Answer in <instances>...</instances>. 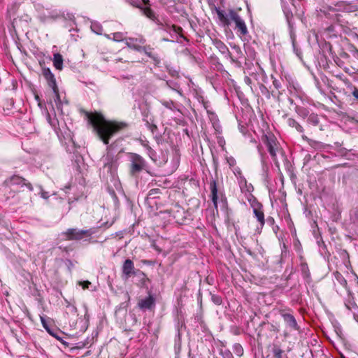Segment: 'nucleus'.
Listing matches in <instances>:
<instances>
[{"label": "nucleus", "mask_w": 358, "mask_h": 358, "mask_svg": "<svg viewBox=\"0 0 358 358\" xmlns=\"http://www.w3.org/2000/svg\"><path fill=\"white\" fill-rule=\"evenodd\" d=\"M212 301L216 305H220L222 303V298L216 294L211 295Z\"/></svg>", "instance_id": "31"}, {"label": "nucleus", "mask_w": 358, "mask_h": 358, "mask_svg": "<svg viewBox=\"0 0 358 358\" xmlns=\"http://www.w3.org/2000/svg\"><path fill=\"white\" fill-rule=\"evenodd\" d=\"M145 38L140 36L136 38L129 37L126 38V45L128 48L137 52H141V47L145 43Z\"/></svg>", "instance_id": "10"}, {"label": "nucleus", "mask_w": 358, "mask_h": 358, "mask_svg": "<svg viewBox=\"0 0 358 358\" xmlns=\"http://www.w3.org/2000/svg\"><path fill=\"white\" fill-rule=\"evenodd\" d=\"M287 123L290 127L294 128L299 133L304 131L303 127L293 118H288Z\"/></svg>", "instance_id": "21"}, {"label": "nucleus", "mask_w": 358, "mask_h": 358, "mask_svg": "<svg viewBox=\"0 0 358 358\" xmlns=\"http://www.w3.org/2000/svg\"><path fill=\"white\" fill-rule=\"evenodd\" d=\"M141 3H143L146 6H150V0H141Z\"/></svg>", "instance_id": "38"}, {"label": "nucleus", "mask_w": 358, "mask_h": 358, "mask_svg": "<svg viewBox=\"0 0 358 358\" xmlns=\"http://www.w3.org/2000/svg\"><path fill=\"white\" fill-rule=\"evenodd\" d=\"M301 271L304 278H309L310 275V273L308 268V264L306 262H303L300 265Z\"/></svg>", "instance_id": "27"}, {"label": "nucleus", "mask_w": 358, "mask_h": 358, "mask_svg": "<svg viewBox=\"0 0 358 358\" xmlns=\"http://www.w3.org/2000/svg\"><path fill=\"white\" fill-rule=\"evenodd\" d=\"M234 172V173H235V174H236V173H238V174H241V171H240V169H238V170H236V169Z\"/></svg>", "instance_id": "43"}, {"label": "nucleus", "mask_w": 358, "mask_h": 358, "mask_svg": "<svg viewBox=\"0 0 358 358\" xmlns=\"http://www.w3.org/2000/svg\"><path fill=\"white\" fill-rule=\"evenodd\" d=\"M117 61H122V59L117 58L116 59Z\"/></svg>", "instance_id": "45"}, {"label": "nucleus", "mask_w": 358, "mask_h": 358, "mask_svg": "<svg viewBox=\"0 0 358 358\" xmlns=\"http://www.w3.org/2000/svg\"><path fill=\"white\" fill-rule=\"evenodd\" d=\"M79 285L82 286L83 289H86L89 288V286L91 285V282L88 280L80 281Z\"/></svg>", "instance_id": "33"}, {"label": "nucleus", "mask_w": 358, "mask_h": 358, "mask_svg": "<svg viewBox=\"0 0 358 358\" xmlns=\"http://www.w3.org/2000/svg\"><path fill=\"white\" fill-rule=\"evenodd\" d=\"M131 4L134 7L142 8L141 0H131Z\"/></svg>", "instance_id": "35"}, {"label": "nucleus", "mask_w": 358, "mask_h": 358, "mask_svg": "<svg viewBox=\"0 0 358 358\" xmlns=\"http://www.w3.org/2000/svg\"><path fill=\"white\" fill-rule=\"evenodd\" d=\"M129 172L131 176H137L146 168V162L140 155L129 152Z\"/></svg>", "instance_id": "4"}, {"label": "nucleus", "mask_w": 358, "mask_h": 358, "mask_svg": "<svg viewBox=\"0 0 358 358\" xmlns=\"http://www.w3.org/2000/svg\"><path fill=\"white\" fill-rule=\"evenodd\" d=\"M153 50H154V48H152L150 45H143L141 47L140 52H144L148 57H149L150 58H151L154 61L158 62H159L158 55L157 54L154 53Z\"/></svg>", "instance_id": "15"}, {"label": "nucleus", "mask_w": 358, "mask_h": 358, "mask_svg": "<svg viewBox=\"0 0 358 358\" xmlns=\"http://www.w3.org/2000/svg\"><path fill=\"white\" fill-rule=\"evenodd\" d=\"M93 231L91 229H68L62 233L66 241H80L84 238L90 237Z\"/></svg>", "instance_id": "6"}, {"label": "nucleus", "mask_w": 358, "mask_h": 358, "mask_svg": "<svg viewBox=\"0 0 358 358\" xmlns=\"http://www.w3.org/2000/svg\"><path fill=\"white\" fill-rule=\"evenodd\" d=\"M140 9L143 11V14L150 20H151L152 21L155 22L160 26H163V24L159 22L157 17L155 15V12L150 8V6L142 7V8Z\"/></svg>", "instance_id": "14"}, {"label": "nucleus", "mask_w": 358, "mask_h": 358, "mask_svg": "<svg viewBox=\"0 0 358 358\" xmlns=\"http://www.w3.org/2000/svg\"><path fill=\"white\" fill-rule=\"evenodd\" d=\"M151 245L155 250L158 251L159 252H162V249L157 245L155 241H152Z\"/></svg>", "instance_id": "36"}, {"label": "nucleus", "mask_w": 358, "mask_h": 358, "mask_svg": "<svg viewBox=\"0 0 358 358\" xmlns=\"http://www.w3.org/2000/svg\"><path fill=\"white\" fill-rule=\"evenodd\" d=\"M171 29L176 34H178L181 38H184L185 40L187 41V38L186 37L184 36L182 32H183V29L181 27H179V26H177V25H175V24H172L171 26Z\"/></svg>", "instance_id": "28"}, {"label": "nucleus", "mask_w": 358, "mask_h": 358, "mask_svg": "<svg viewBox=\"0 0 358 358\" xmlns=\"http://www.w3.org/2000/svg\"><path fill=\"white\" fill-rule=\"evenodd\" d=\"M145 125H146L147 128L153 134H155L157 131V130H158V127L155 124V123L154 122L153 120H151V121L145 120Z\"/></svg>", "instance_id": "25"}, {"label": "nucleus", "mask_w": 358, "mask_h": 358, "mask_svg": "<svg viewBox=\"0 0 358 358\" xmlns=\"http://www.w3.org/2000/svg\"><path fill=\"white\" fill-rule=\"evenodd\" d=\"M341 284L343 285V286H346L347 285V280L344 278H342V282H341Z\"/></svg>", "instance_id": "39"}, {"label": "nucleus", "mask_w": 358, "mask_h": 358, "mask_svg": "<svg viewBox=\"0 0 358 358\" xmlns=\"http://www.w3.org/2000/svg\"><path fill=\"white\" fill-rule=\"evenodd\" d=\"M352 96L357 99L358 100V89L357 88H355L354 90L352 91Z\"/></svg>", "instance_id": "37"}, {"label": "nucleus", "mask_w": 358, "mask_h": 358, "mask_svg": "<svg viewBox=\"0 0 358 358\" xmlns=\"http://www.w3.org/2000/svg\"><path fill=\"white\" fill-rule=\"evenodd\" d=\"M210 196L212 201L213 203V206L217 210V200H218V195H217V182L215 180H213L210 182Z\"/></svg>", "instance_id": "13"}, {"label": "nucleus", "mask_w": 358, "mask_h": 358, "mask_svg": "<svg viewBox=\"0 0 358 358\" xmlns=\"http://www.w3.org/2000/svg\"><path fill=\"white\" fill-rule=\"evenodd\" d=\"M5 184L6 185H20L21 187L25 186L29 191H33L34 187L29 182H27V180L20 176L14 175L7 180H5Z\"/></svg>", "instance_id": "9"}, {"label": "nucleus", "mask_w": 358, "mask_h": 358, "mask_svg": "<svg viewBox=\"0 0 358 358\" xmlns=\"http://www.w3.org/2000/svg\"><path fill=\"white\" fill-rule=\"evenodd\" d=\"M273 85L277 90H279L281 88V82L276 78L273 79Z\"/></svg>", "instance_id": "34"}, {"label": "nucleus", "mask_w": 358, "mask_h": 358, "mask_svg": "<svg viewBox=\"0 0 358 358\" xmlns=\"http://www.w3.org/2000/svg\"><path fill=\"white\" fill-rule=\"evenodd\" d=\"M41 322H42V323H43V327H44L45 328H47V327H46V326H45V324L44 319H43V317H41Z\"/></svg>", "instance_id": "42"}, {"label": "nucleus", "mask_w": 358, "mask_h": 358, "mask_svg": "<svg viewBox=\"0 0 358 358\" xmlns=\"http://www.w3.org/2000/svg\"><path fill=\"white\" fill-rule=\"evenodd\" d=\"M42 74L46 80L48 86L52 89V91L55 94L56 98L58 99V101H60L59 89L57 87L54 74L51 72L49 68L46 67H43L42 69Z\"/></svg>", "instance_id": "7"}, {"label": "nucleus", "mask_w": 358, "mask_h": 358, "mask_svg": "<svg viewBox=\"0 0 358 358\" xmlns=\"http://www.w3.org/2000/svg\"><path fill=\"white\" fill-rule=\"evenodd\" d=\"M214 44L221 53H222V54L227 53L229 55V57H231V60L233 62H234V59L231 57V52H229L227 45L223 42H222L220 40H216L215 41Z\"/></svg>", "instance_id": "17"}, {"label": "nucleus", "mask_w": 358, "mask_h": 358, "mask_svg": "<svg viewBox=\"0 0 358 358\" xmlns=\"http://www.w3.org/2000/svg\"><path fill=\"white\" fill-rule=\"evenodd\" d=\"M235 29L237 30V33L241 36H245L248 33L247 26L243 20L236 24Z\"/></svg>", "instance_id": "19"}, {"label": "nucleus", "mask_w": 358, "mask_h": 358, "mask_svg": "<svg viewBox=\"0 0 358 358\" xmlns=\"http://www.w3.org/2000/svg\"><path fill=\"white\" fill-rule=\"evenodd\" d=\"M273 358H282L283 350L278 347L273 349Z\"/></svg>", "instance_id": "30"}, {"label": "nucleus", "mask_w": 358, "mask_h": 358, "mask_svg": "<svg viewBox=\"0 0 358 358\" xmlns=\"http://www.w3.org/2000/svg\"><path fill=\"white\" fill-rule=\"evenodd\" d=\"M248 201L249 202L250 207L252 208L254 216L257 219L260 229H262L265 224V216L262 203L251 194H250L248 197Z\"/></svg>", "instance_id": "5"}, {"label": "nucleus", "mask_w": 358, "mask_h": 358, "mask_svg": "<svg viewBox=\"0 0 358 358\" xmlns=\"http://www.w3.org/2000/svg\"><path fill=\"white\" fill-rule=\"evenodd\" d=\"M229 17L230 22H234L235 24H236L238 22L243 20L239 15L238 11L234 9L229 10Z\"/></svg>", "instance_id": "22"}, {"label": "nucleus", "mask_w": 358, "mask_h": 358, "mask_svg": "<svg viewBox=\"0 0 358 358\" xmlns=\"http://www.w3.org/2000/svg\"><path fill=\"white\" fill-rule=\"evenodd\" d=\"M226 160L230 167H234L236 164V159L233 157H227Z\"/></svg>", "instance_id": "32"}, {"label": "nucleus", "mask_w": 358, "mask_h": 358, "mask_svg": "<svg viewBox=\"0 0 358 358\" xmlns=\"http://www.w3.org/2000/svg\"><path fill=\"white\" fill-rule=\"evenodd\" d=\"M79 113L87 120V124L103 144L108 145L110 140L120 131L127 129L129 124L124 121L108 120L99 111L89 112L80 108Z\"/></svg>", "instance_id": "1"}, {"label": "nucleus", "mask_w": 358, "mask_h": 358, "mask_svg": "<svg viewBox=\"0 0 358 358\" xmlns=\"http://www.w3.org/2000/svg\"><path fill=\"white\" fill-rule=\"evenodd\" d=\"M301 137H302L303 140H304L306 142H308V143L311 147H313L314 148H318L320 146V142L314 141V140H312V139L308 138V136H306V135H302Z\"/></svg>", "instance_id": "26"}, {"label": "nucleus", "mask_w": 358, "mask_h": 358, "mask_svg": "<svg viewBox=\"0 0 358 358\" xmlns=\"http://www.w3.org/2000/svg\"><path fill=\"white\" fill-rule=\"evenodd\" d=\"M308 122L313 126H317L320 123V118L317 114L311 113L308 117Z\"/></svg>", "instance_id": "23"}, {"label": "nucleus", "mask_w": 358, "mask_h": 358, "mask_svg": "<svg viewBox=\"0 0 358 358\" xmlns=\"http://www.w3.org/2000/svg\"><path fill=\"white\" fill-rule=\"evenodd\" d=\"M142 263L144 264H150V261L143 259V260H142Z\"/></svg>", "instance_id": "40"}, {"label": "nucleus", "mask_w": 358, "mask_h": 358, "mask_svg": "<svg viewBox=\"0 0 358 358\" xmlns=\"http://www.w3.org/2000/svg\"><path fill=\"white\" fill-rule=\"evenodd\" d=\"M216 13L220 21L225 26H229L230 24V20L229 17V14L226 15L224 10H220V8L215 9Z\"/></svg>", "instance_id": "16"}, {"label": "nucleus", "mask_w": 358, "mask_h": 358, "mask_svg": "<svg viewBox=\"0 0 358 358\" xmlns=\"http://www.w3.org/2000/svg\"><path fill=\"white\" fill-rule=\"evenodd\" d=\"M159 194H161V189L159 188L151 189L148 194V199H153L158 198Z\"/></svg>", "instance_id": "24"}, {"label": "nucleus", "mask_w": 358, "mask_h": 358, "mask_svg": "<svg viewBox=\"0 0 358 358\" xmlns=\"http://www.w3.org/2000/svg\"><path fill=\"white\" fill-rule=\"evenodd\" d=\"M343 358H345V357H343Z\"/></svg>", "instance_id": "47"}, {"label": "nucleus", "mask_w": 358, "mask_h": 358, "mask_svg": "<svg viewBox=\"0 0 358 358\" xmlns=\"http://www.w3.org/2000/svg\"><path fill=\"white\" fill-rule=\"evenodd\" d=\"M166 213L169 214L178 224H185L187 221L191 220L189 212L178 203L171 204L170 208L166 210Z\"/></svg>", "instance_id": "3"}, {"label": "nucleus", "mask_w": 358, "mask_h": 358, "mask_svg": "<svg viewBox=\"0 0 358 358\" xmlns=\"http://www.w3.org/2000/svg\"><path fill=\"white\" fill-rule=\"evenodd\" d=\"M138 270H136L134 266L133 261L130 259H127L124 261L122 266V278L128 280L131 276H135Z\"/></svg>", "instance_id": "8"}, {"label": "nucleus", "mask_w": 358, "mask_h": 358, "mask_svg": "<svg viewBox=\"0 0 358 358\" xmlns=\"http://www.w3.org/2000/svg\"><path fill=\"white\" fill-rule=\"evenodd\" d=\"M271 327H272V329H273V331H276V332L279 331V329H278L276 327H275L274 325H273V324H272V325H271Z\"/></svg>", "instance_id": "41"}, {"label": "nucleus", "mask_w": 358, "mask_h": 358, "mask_svg": "<svg viewBox=\"0 0 358 358\" xmlns=\"http://www.w3.org/2000/svg\"><path fill=\"white\" fill-rule=\"evenodd\" d=\"M35 98H36V99L39 100V97H38V95H36V96H35Z\"/></svg>", "instance_id": "44"}, {"label": "nucleus", "mask_w": 358, "mask_h": 358, "mask_svg": "<svg viewBox=\"0 0 358 358\" xmlns=\"http://www.w3.org/2000/svg\"><path fill=\"white\" fill-rule=\"evenodd\" d=\"M262 140L266 145L267 150L271 156L275 166L279 167V162L277 159V153L281 154L282 158H285V155L275 136L273 134H268L262 136Z\"/></svg>", "instance_id": "2"}, {"label": "nucleus", "mask_w": 358, "mask_h": 358, "mask_svg": "<svg viewBox=\"0 0 358 358\" xmlns=\"http://www.w3.org/2000/svg\"><path fill=\"white\" fill-rule=\"evenodd\" d=\"M103 168L107 169V172L114 174L117 169V163L116 161L111 159L104 164Z\"/></svg>", "instance_id": "20"}, {"label": "nucleus", "mask_w": 358, "mask_h": 358, "mask_svg": "<svg viewBox=\"0 0 358 358\" xmlns=\"http://www.w3.org/2000/svg\"><path fill=\"white\" fill-rule=\"evenodd\" d=\"M296 111L299 114V115H300L303 118H306V117L308 116V110L305 108L296 107Z\"/></svg>", "instance_id": "29"}, {"label": "nucleus", "mask_w": 358, "mask_h": 358, "mask_svg": "<svg viewBox=\"0 0 358 358\" xmlns=\"http://www.w3.org/2000/svg\"><path fill=\"white\" fill-rule=\"evenodd\" d=\"M155 298L149 294L145 299H141L138 301V306L142 310H150L155 307Z\"/></svg>", "instance_id": "12"}, {"label": "nucleus", "mask_w": 358, "mask_h": 358, "mask_svg": "<svg viewBox=\"0 0 358 358\" xmlns=\"http://www.w3.org/2000/svg\"><path fill=\"white\" fill-rule=\"evenodd\" d=\"M53 65L57 70H62L63 68V57L59 53H55L53 55Z\"/></svg>", "instance_id": "18"}, {"label": "nucleus", "mask_w": 358, "mask_h": 358, "mask_svg": "<svg viewBox=\"0 0 358 358\" xmlns=\"http://www.w3.org/2000/svg\"><path fill=\"white\" fill-rule=\"evenodd\" d=\"M281 315L287 324L293 330H299L300 327L293 315L281 312Z\"/></svg>", "instance_id": "11"}, {"label": "nucleus", "mask_w": 358, "mask_h": 358, "mask_svg": "<svg viewBox=\"0 0 358 358\" xmlns=\"http://www.w3.org/2000/svg\"><path fill=\"white\" fill-rule=\"evenodd\" d=\"M290 1H292V2L294 1V0H290Z\"/></svg>", "instance_id": "46"}]
</instances>
